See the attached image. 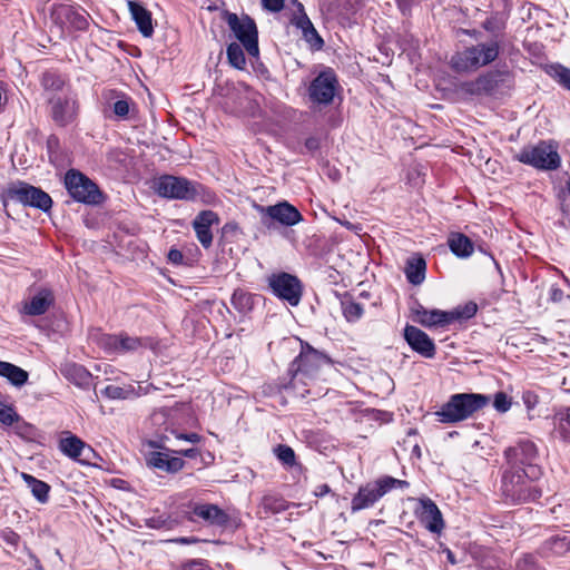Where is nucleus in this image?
Wrapping results in <instances>:
<instances>
[{
    "label": "nucleus",
    "mask_w": 570,
    "mask_h": 570,
    "mask_svg": "<svg viewBox=\"0 0 570 570\" xmlns=\"http://www.w3.org/2000/svg\"><path fill=\"white\" fill-rule=\"evenodd\" d=\"M508 468L501 480V497L512 503L535 501L542 495L535 480L541 475V469L534 463L535 445L530 441H521L504 452Z\"/></svg>",
    "instance_id": "f257e3e1"
},
{
    "label": "nucleus",
    "mask_w": 570,
    "mask_h": 570,
    "mask_svg": "<svg viewBox=\"0 0 570 570\" xmlns=\"http://www.w3.org/2000/svg\"><path fill=\"white\" fill-rule=\"evenodd\" d=\"M490 402V397L478 393H456L450 396L435 412L441 423H458L468 420Z\"/></svg>",
    "instance_id": "f03ea898"
},
{
    "label": "nucleus",
    "mask_w": 570,
    "mask_h": 570,
    "mask_svg": "<svg viewBox=\"0 0 570 570\" xmlns=\"http://www.w3.org/2000/svg\"><path fill=\"white\" fill-rule=\"evenodd\" d=\"M498 56L499 45L497 42L480 43L455 52L451 57L450 65L456 72H469L494 61Z\"/></svg>",
    "instance_id": "7ed1b4c3"
},
{
    "label": "nucleus",
    "mask_w": 570,
    "mask_h": 570,
    "mask_svg": "<svg viewBox=\"0 0 570 570\" xmlns=\"http://www.w3.org/2000/svg\"><path fill=\"white\" fill-rule=\"evenodd\" d=\"M410 483L405 480L395 479L390 475L382 476L373 482L361 487L351 502L352 512H357L373 507L382 497L392 489H406Z\"/></svg>",
    "instance_id": "20e7f679"
},
{
    "label": "nucleus",
    "mask_w": 570,
    "mask_h": 570,
    "mask_svg": "<svg viewBox=\"0 0 570 570\" xmlns=\"http://www.w3.org/2000/svg\"><path fill=\"white\" fill-rule=\"evenodd\" d=\"M330 363L331 358L325 354L308 344L302 345L301 353L291 362L288 367L291 385L295 387L296 381L306 384V379H312L323 365Z\"/></svg>",
    "instance_id": "39448f33"
},
{
    "label": "nucleus",
    "mask_w": 570,
    "mask_h": 570,
    "mask_svg": "<svg viewBox=\"0 0 570 570\" xmlns=\"http://www.w3.org/2000/svg\"><path fill=\"white\" fill-rule=\"evenodd\" d=\"M65 186L69 195L78 203L98 205L104 195L97 184L76 169H69L65 175Z\"/></svg>",
    "instance_id": "423d86ee"
},
{
    "label": "nucleus",
    "mask_w": 570,
    "mask_h": 570,
    "mask_svg": "<svg viewBox=\"0 0 570 570\" xmlns=\"http://www.w3.org/2000/svg\"><path fill=\"white\" fill-rule=\"evenodd\" d=\"M340 88L336 72L326 67L311 81L307 87V97L313 106H330Z\"/></svg>",
    "instance_id": "0eeeda50"
},
{
    "label": "nucleus",
    "mask_w": 570,
    "mask_h": 570,
    "mask_svg": "<svg viewBox=\"0 0 570 570\" xmlns=\"http://www.w3.org/2000/svg\"><path fill=\"white\" fill-rule=\"evenodd\" d=\"M198 184L191 183L187 178L171 175H164L155 180L154 189L164 198L194 200L197 195Z\"/></svg>",
    "instance_id": "6e6552de"
},
{
    "label": "nucleus",
    "mask_w": 570,
    "mask_h": 570,
    "mask_svg": "<svg viewBox=\"0 0 570 570\" xmlns=\"http://www.w3.org/2000/svg\"><path fill=\"white\" fill-rule=\"evenodd\" d=\"M226 22L247 53L257 57L259 49L255 21L248 16L238 17L236 13L228 12Z\"/></svg>",
    "instance_id": "1a4fd4ad"
},
{
    "label": "nucleus",
    "mask_w": 570,
    "mask_h": 570,
    "mask_svg": "<svg viewBox=\"0 0 570 570\" xmlns=\"http://www.w3.org/2000/svg\"><path fill=\"white\" fill-rule=\"evenodd\" d=\"M7 196L11 200L42 212H48L52 206V199L48 193L24 181L11 184L7 189Z\"/></svg>",
    "instance_id": "9d476101"
},
{
    "label": "nucleus",
    "mask_w": 570,
    "mask_h": 570,
    "mask_svg": "<svg viewBox=\"0 0 570 570\" xmlns=\"http://www.w3.org/2000/svg\"><path fill=\"white\" fill-rule=\"evenodd\" d=\"M518 159L538 169L553 170L560 166V156L552 142L541 141L535 146L524 148Z\"/></svg>",
    "instance_id": "9b49d317"
},
{
    "label": "nucleus",
    "mask_w": 570,
    "mask_h": 570,
    "mask_svg": "<svg viewBox=\"0 0 570 570\" xmlns=\"http://www.w3.org/2000/svg\"><path fill=\"white\" fill-rule=\"evenodd\" d=\"M272 293L291 306H297L303 295V284L299 278L289 273L281 272L268 277Z\"/></svg>",
    "instance_id": "f8f14e48"
},
{
    "label": "nucleus",
    "mask_w": 570,
    "mask_h": 570,
    "mask_svg": "<svg viewBox=\"0 0 570 570\" xmlns=\"http://www.w3.org/2000/svg\"><path fill=\"white\" fill-rule=\"evenodd\" d=\"M258 213L262 215V223L271 229L275 223L283 226H294L298 224L303 216L296 207L287 202H281L271 206H257Z\"/></svg>",
    "instance_id": "ddd939ff"
},
{
    "label": "nucleus",
    "mask_w": 570,
    "mask_h": 570,
    "mask_svg": "<svg viewBox=\"0 0 570 570\" xmlns=\"http://www.w3.org/2000/svg\"><path fill=\"white\" fill-rule=\"evenodd\" d=\"M56 22L78 31H85L89 26V14L79 7L61 3L52 12Z\"/></svg>",
    "instance_id": "4468645a"
},
{
    "label": "nucleus",
    "mask_w": 570,
    "mask_h": 570,
    "mask_svg": "<svg viewBox=\"0 0 570 570\" xmlns=\"http://www.w3.org/2000/svg\"><path fill=\"white\" fill-rule=\"evenodd\" d=\"M190 513L189 520L200 519L207 525L227 529L230 524V517L213 503H195L191 507Z\"/></svg>",
    "instance_id": "2eb2a0df"
},
{
    "label": "nucleus",
    "mask_w": 570,
    "mask_h": 570,
    "mask_svg": "<svg viewBox=\"0 0 570 570\" xmlns=\"http://www.w3.org/2000/svg\"><path fill=\"white\" fill-rule=\"evenodd\" d=\"M149 445L164 451L150 452L147 456L148 466L167 473H177L184 468L185 461L179 456H173L174 451L159 445L156 441H150Z\"/></svg>",
    "instance_id": "dca6fc26"
},
{
    "label": "nucleus",
    "mask_w": 570,
    "mask_h": 570,
    "mask_svg": "<svg viewBox=\"0 0 570 570\" xmlns=\"http://www.w3.org/2000/svg\"><path fill=\"white\" fill-rule=\"evenodd\" d=\"M420 522L432 533H441L444 528L442 513L438 505L429 498L421 499L415 510Z\"/></svg>",
    "instance_id": "f3484780"
},
{
    "label": "nucleus",
    "mask_w": 570,
    "mask_h": 570,
    "mask_svg": "<svg viewBox=\"0 0 570 570\" xmlns=\"http://www.w3.org/2000/svg\"><path fill=\"white\" fill-rule=\"evenodd\" d=\"M404 338L414 352L426 358L434 357L435 344L422 330L413 325H406L404 328Z\"/></svg>",
    "instance_id": "a211bd4d"
},
{
    "label": "nucleus",
    "mask_w": 570,
    "mask_h": 570,
    "mask_svg": "<svg viewBox=\"0 0 570 570\" xmlns=\"http://www.w3.org/2000/svg\"><path fill=\"white\" fill-rule=\"evenodd\" d=\"M55 303V295L49 287H39L23 302L21 312L30 316L45 314Z\"/></svg>",
    "instance_id": "6ab92c4d"
},
{
    "label": "nucleus",
    "mask_w": 570,
    "mask_h": 570,
    "mask_svg": "<svg viewBox=\"0 0 570 570\" xmlns=\"http://www.w3.org/2000/svg\"><path fill=\"white\" fill-rule=\"evenodd\" d=\"M219 224V216L213 210H203L193 220V228L198 242L204 248H209L213 244L212 226Z\"/></svg>",
    "instance_id": "aec40b11"
},
{
    "label": "nucleus",
    "mask_w": 570,
    "mask_h": 570,
    "mask_svg": "<svg viewBox=\"0 0 570 570\" xmlns=\"http://www.w3.org/2000/svg\"><path fill=\"white\" fill-rule=\"evenodd\" d=\"M51 117L59 126L71 124L78 114V102L73 98L57 97L50 99Z\"/></svg>",
    "instance_id": "412c9836"
},
{
    "label": "nucleus",
    "mask_w": 570,
    "mask_h": 570,
    "mask_svg": "<svg viewBox=\"0 0 570 570\" xmlns=\"http://www.w3.org/2000/svg\"><path fill=\"white\" fill-rule=\"evenodd\" d=\"M413 321L424 327L445 326L451 324L448 318V312L441 309H426L421 304L416 303L411 308Z\"/></svg>",
    "instance_id": "4be33fe9"
},
{
    "label": "nucleus",
    "mask_w": 570,
    "mask_h": 570,
    "mask_svg": "<svg viewBox=\"0 0 570 570\" xmlns=\"http://www.w3.org/2000/svg\"><path fill=\"white\" fill-rule=\"evenodd\" d=\"M61 375L80 389H88L90 386L92 375L91 373L80 364L75 362H66L60 365Z\"/></svg>",
    "instance_id": "5701e85b"
},
{
    "label": "nucleus",
    "mask_w": 570,
    "mask_h": 570,
    "mask_svg": "<svg viewBox=\"0 0 570 570\" xmlns=\"http://www.w3.org/2000/svg\"><path fill=\"white\" fill-rule=\"evenodd\" d=\"M128 9L139 32L146 38L151 37L154 33L151 12L136 0L128 1Z\"/></svg>",
    "instance_id": "b1692460"
},
{
    "label": "nucleus",
    "mask_w": 570,
    "mask_h": 570,
    "mask_svg": "<svg viewBox=\"0 0 570 570\" xmlns=\"http://www.w3.org/2000/svg\"><path fill=\"white\" fill-rule=\"evenodd\" d=\"M104 97L107 100H115L110 105V108L118 119L124 120L129 117L130 110L135 106V102L130 97L121 91L112 89L105 91Z\"/></svg>",
    "instance_id": "393cba45"
},
{
    "label": "nucleus",
    "mask_w": 570,
    "mask_h": 570,
    "mask_svg": "<svg viewBox=\"0 0 570 570\" xmlns=\"http://www.w3.org/2000/svg\"><path fill=\"white\" fill-rule=\"evenodd\" d=\"M301 14L295 19V24L302 30L303 38L315 49H321L324 45L323 39L314 28L312 21L304 12L302 3L297 4Z\"/></svg>",
    "instance_id": "a878e982"
},
{
    "label": "nucleus",
    "mask_w": 570,
    "mask_h": 570,
    "mask_svg": "<svg viewBox=\"0 0 570 570\" xmlns=\"http://www.w3.org/2000/svg\"><path fill=\"white\" fill-rule=\"evenodd\" d=\"M499 85V71H492L480 76L475 81L466 85V90L472 95H490Z\"/></svg>",
    "instance_id": "bb28decb"
},
{
    "label": "nucleus",
    "mask_w": 570,
    "mask_h": 570,
    "mask_svg": "<svg viewBox=\"0 0 570 570\" xmlns=\"http://www.w3.org/2000/svg\"><path fill=\"white\" fill-rule=\"evenodd\" d=\"M448 245L451 252L460 258L471 256L474 250L471 239L461 233H451L448 238Z\"/></svg>",
    "instance_id": "cd10ccee"
},
{
    "label": "nucleus",
    "mask_w": 570,
    "mask_h": 570,
    "mask_svg": "<svg viewBox=\"0 0 570 570\" xmlns=\"http://www.w3.org/2000/svg\"><path fill=\"white\" fill-rule=\"evenodd\" d=\"M426 263L422 256L415 255L406 261L405 275L412 285H420L425 278Z\"/></svg>",
    "instance_id": "c85d7f7f"
},
{
    "label": "nucleus",
    "mask_w": 570,
    "mask_h": 570,
    "mask_svg": "<svg viewBox=\"0 0 570 570\" xmlns=\"http://www.w3.org/2000/svg\"><path fill=\"white\" fill-rule=\"evenodd\" d=\"M0 376L6 377L14 386H22L27 383L29 374L12 363L0 361Z\"/></svg>",
    "instance_id": "c756f323"
},
{
    "label": "nucleus",
    "mask_w": 570,
    "mask_h": 570,
    "mask_svg": "<svg viewBox=\"0 0 570 570\" xmlns=\"http://www.w3.org/2000/svg\"><path fill=\"white\" fill-rule=\"evenodd\" d=\"M22 478L30 489L32 495L40 502L46 503L49 500L50 485L35 476L22 473Z\"/></svg>",
    "instance_id": "7c9ffc66"
},
{
    "label": "nucleus",
    "mask_w": 570,
    "mask_h": 570,
    "mask_svg": "<svg viewBox=\"0 0 570 570\" xmlns=\"http://www.w3.org/2000/svg\"><path fill=\"white\" fill-rule=\"evenodd\" d=\"M342 313L348 323H355L364 314L363 305L355 302L350 295H345L341 301Z\"/></svg>",
    "instance_id": "2f4dec72"
},
{
    "label": "nucleus",
    "mask_w": 570,
    "mask_h": 570,
    "mask_svg": "<svg viewBox=\"0 0 570 570\" xmlns=\"http://www.w3.org/2000/svg\"><path fill=\"white\" fill-rule=\"evenodd\" d=\"M478 309L479 305L475 302L470 301L448 312V318L451 320V323L454 321H466L473 317Z\"/></svg>",
    "instance_id": "473e14b6"
},
{
    "label": "nucleus",
    "mask_w": 570,
    "mask_h": 570,
    "mask_svg": "<svg viewBox=\"0 0 570 570\" xmlns=\"http://www.w3.org/2000/svg\"><path fill=\"white\" fill-rule=\"evenodd\" d=\"M86 444L79 438L71 435L60 441V450L71 459H78Z\"/></svg>",
    "instance_id": "72a5a7b5"
},
{
    "label": "nucleus",
    "mask_w": 570,
    "mask_h": 570,
    "mask_svg": "<svg viewBox=\"0 0 570 570\" xmlns=\"http://www.w3.org/2000/svg\"><path fill=\"white\" fill-rule=\"evenodd\" d=\"M101 394L109 400H132L134 385H108L101 391Z\"/></svg>",
    "instance_id": "f704fd0d"
},
{
    "label": "nucleus",
    "mask_w": 570,
    "mask_h": 570,
    "mask_svg": "<svg viewBox=\"0 0 570 570\" xmlns=\"http://www.w3.org/2000/svg\"><path fill=\"white\" fill-rule=\"evenodd\" d=\"M547 73L561 85L567 90H570V69L560 65L553 63L547 67Z\"/></svg>",
    "instance_id": "c9c22d12"
},
{
    "label": "nucleus",
    "mask_w": 570,
    "mask_h": 570,
    "mask_svg": "<svg viewBox=\"0 0 570 570\" xmlns=\"http://www.w3.org/2000/svg\"><path fill=\"white\" fill-rule=\"evenodd\" d=\"M552 434L556 439L563 442H570V424L566 421L562 413H559L553 417Z\"/></svg>",
    "instance_id": "e433bc0d"
},
{
    "label": "nucleus",
    "mask_w": 570,
    "mask_h": 570,
    "mask_svg": "<svg viewBox=\"0 0 570 570\" xmlns=\"http://www.w3.org/2000/svg\"><path fill=\"white\" fill-rule=\"evenodd\" d=\"M65 83V78L56 72H45L41 78V85L48 91H61Z\"/></svg>",
    "instance_id": "4c0bfd02"
},
{
    "label": "nucleus",
    "mask_w": 570,
    "mask_h": 570,
    "mask_svg": "<svg viewBox=\"0 0 570 570\" xmlns=\"http://www.w3.org/2000/svg\"><path fill=\"white\" fill-rule=\"evenodd\" d=\"M227 58L229 63L237 68L243 69L246 65V59L242 46L239 43L233 42L227 47Z\"/></svg>",
    "instance_id": "58836bf2"
},
{
    "label": "nucleus",
    "mask_w": 570,
    "mask_h": 570,
    "mask_svg": "<svg viewBox=\"0 0 570 570\" xmlns=\"http://www.w3.org/2000/svg\"><path fill=\"white\" fill-rule=\"evenodd\" d=\"M274 454L285 466L292 468L296 464V455L294 450L286 444H278L274 448Z\"/></svg>",
    "instance_id": "ea45409f"
},
{
    "label": "nucleus",
    "mask_w": 570,
    "mask_h": 570,
    "mask_svg": "<svg viewBox=\"0 0 570 570\" xmlns=\"http://www.w3.org/2000/svg\"><path fill=\"white\" fill-rule=\"evenodd\" d=\"M142 346L139 337L129 336L126 333L119 334L118 353H126L138 350Z\"/></svg>",
    "instance_id": "a19ab883"
},
{
    "label": "nucleus",
    "mask_w": 570,
    "mask_h": 570,
    "mask_svg": "<svg viewBox=\"0 0 570 570\" xmlns=\"http://www.w3.org/2000/svg\"><path fill=\"white\" fill-rule=\"evenodd\" d=\"M144 521H145V525L149 529H157V530L166 529V530H168V529H171V525H173L171 519L166 514L153 515L150 518H146Z\"/></svg>",
    "instance_id": "79ce46f5"
},
{
    "label": "nucleus",
    "mask_w": 570,
    "mask_h": 570,
    "mask_svg": "<svg viewBox=\"0 0 570 570\" xmlns=\"http://www.w3.org/2000/svg\"><path fill=\"white\" fill-rule=\"evenodd\" d=\"M20 543V535L13 530L6 528L0 531V544L16 551Z\"/></svg>",
    "instance_id": "37998d69"
},
{
    "label": "nucleus",
    "mask_w": 570,
    "mask_h": 570,
    "mask_svg": "<svg viewBox=\"0 0 570 570\" xmlns=\"http://www.w3.org/2000/svg\"><path fill=\"white\" fill-rule=\"evenodd\" d=\"M19 419V414L10 405L0 402V423L11 426Z\"/></svg>",
    "instance_id": "c03bdc74"
},
{
    "label": "nucleus",
    "mask_w": 570,
    "mask_h": 570,
    "mask_svg": "<svg viewBox=\"0 0 570 570\" xmlns=\"http://www.w3.org/2000/svg\"><path fill=\"white\" fill-rule=\"evenodd\" d=\"M119 334H102L99 337V345L107 353H118Z\"/></svg>",
    "instance_id": "a18cd8bd"
},
{
    "label": "nucleus",
    "mask_w": 570,
    "mask_h": 570,
    "mask_svg": "<svg viewBox=\"0 0 570 570\" xmlns=\"http://www.w3.org/2000/svg\"><path fill=\"white\" fill-rule=\"evenodd\" d=\"M523 403L527 407L529 419H533L532 412L537 409L540 403L539 395L533 391H524L522 394Z\"/></svg>",
    "instance_id": "49530a36"
},
{
    "label": "nucleus",
    "mask_w": 570,
    "mask_h": 570,
    "mask_svg": "<svg viewBox=\"0 0 570 570\" xmlns=\"http://www.w3.org/2000/svg\"><path fill=\"white\" fill-rule=\"evenodd\" d=\"M14 433L23 439H31L33 436L35 429L31 424L24 422L20 417L11 425Z\"/></svg>",
    "instance_id": "de8ad7c7"
},
{
    "label": "nucleus",
    "mask_w": 570,
    "mask_h": 570,
    "mask_svg": "<svg viewBox=\"0 0 570 570\" xmlns=\"http://www.w3.org/2000/svg\"><path fill=\"white\" fill-rule=\"evenodd\" d=\"M285 0H262V6L266 11L279 12L283 10Z\"/></svg>",
    "instance_id": "09e8293b"
},
{
    "label": "nucleus",
    "mask_w": 570,
    "mask_h": 570,
    "mask_svg": "<svg viewBox=\"0 0 570 570\" xmlns=\"http://www.w3.org/2000/svg\"><path fill=\"white\" fill-rule=\"evenodd\" d=\"M206 562L200 559L189 560L179 567V570H207Z\"/></svg>",
    "instance_id": "8fccbe9b"
},
{
    "label": "nucleus",
    "mask_w": 570,
    "mask_h": 570,
    "mask_svg": "<svg viewBox=\"0 0 570 570\" xmlns=\"http://www.w3.org/2000/svg\"><path fill=\"white\" fill-rule=\"evenodd\" d=\"M551 550L556 553H562L570 549L569 543L564 538H557L551 542Z\"/></svg>",
    "instance_id": "3c124183"
},
{
    "label": "nucleus",
    "mask_w": 570,
    "mask_h": 570,
    "mask_svg": "<svg viewBox=\"0 0 570 570\" xmlns=\"http://www.w3.org/2000/svg\"><path fill=\"white\" fill-rule=\"evenodd\" d=\"M222 233L224 237H228L229 235L235 237L239 234V226L235 222H228L223 226Z\"/></svg>",
    "instance_id": "603ef678"
},
{
    "label": "nucleus",
    "mask_w": 570,
    "mask_h": 570,
    "mask_svg": "<svg viewBox=\"0 0 570 570\" xmlns=\"http://www.w3.org/2000/svg\"><path fill=\"white\" fill-rule=\"evenodd\" d=\"M563 297V291L558 285H551L549 288V299L553 303H560Z\"/></svg>",
    "instance_id": "864d4df0"
},
{
    "label": "nucleus",
    "mask_w": 570,
    "mask_h": 570,
    "mask_svg": "<svg viewBox=\"0 0 570 570\" xmlns=\"http://www.w3.org/2000/svg\"><path fill=\"white\" fill-rule=\"evenodd\" d=\"M167 258H168L169 263H171L174 265H183L184 264V255L180 250H178L176 248H171L168 252Z\"/></svg>",
    "instance_id": "5fc2aeb1"
},
{
    "label": "nucleus",
    "mask_w": 570,
    "mask_h": 570,
    "mask_svg": "<svg viewBox=\"0 0 570 570\" xmlns=\"http://www.w3.org/2000/svg\"><path fill=\"white\" fill-rule=\"evenodd\" d=\"M519 570H537L535 562L532 556L524 557L519 563H518Z\"/></svg>",
    "instance_id": "6e6d98bb"
},
{
    "label": "nucleus",
    "mask_w": 570,
    "mask_h": 570,
    "mask_svg": "<svg viewBox=\"0 0 570 570\" xmlns=\"http://www.w3.org/2000/svg\"><path fill=\"white\" fill-rule=\"evenodd\" d=\"M178 440H185L190 443H199L202 441V436L197 433H178L176 434Z\"/></svg>",
    "instance_id": "4d7b16f0"
},
{
    "label": "nucleus",
    "mask_w": 570,
    "mask_h": 570,
    "mask_svg": "<svg viewBox=\"0 0 570 570\" xmlns=\"http://www.w3.org/2000/svg\"><path fill=\"white\" fill-rule=\"evenodd\" d=\"M304 147L307 151H315L320 148V139L317 137H308L305 140Z\"/></svg>",
    "instance_id": "13d9d810"
},
{
    "label": "nucleus",
    "mask_w": 570,
    "mask_h": 570,
    "mask_svg": "<svg viewBox=\"0 0 570 570\" xmlns=\"http://www.w3.org/2000/svg\"><path fill=\"white\" fill-rule=\"evenodd\" d=\"M512 406V399L501 392V413L507 412Z\"/></svg>",
    "instance_id": "bf43d9fd"
},
{
    "label": "nucleus",
    "mask_w": 570,
    "mask_h": 570,
    "mask_svg": "<svg viewBox=\"0 0 570 570\" xmlns=\"http://www.w3.org/2000/svg\"><path fill=\"white\" fill-rule=\"evenodd\" d=\"M178 453L183 456L194 459L199 454V450L196 448H190V449L181 450Z\"/></svg>",
    "instance_id": "052dcab7"
},
{
    "label": "nucleus",
    "mask_w": 570,
    "mask_h": 570,
    "mask_svg": "<svg viewBox=\"0 0 570 570\" xmlns=\"http://www.w3.org/2000/svg\"><path fill=\"white\" fill-rule=\"evenodd\" d=\"M29 557L32 561V568L29 570H43L40 560L32 552H29Z\"/></svg>",
    "instance_id": "680f3d73"
},
{
    "label": "nucleus",
    "mask_w": 570,
    "mask_h": 570,
    "mask_svg": "<svg viewBox=\"0 0 570 570\" xmlns=\"http://www.w3.org/2000/svg\"><path fill=\"white\" fill-rule=\"evenodd\" d=\"M174 541L177 543H180V544H191V543H197L199 540L195 537H190V538L181 537V538L175 539Z\"/></svg>",
    "instance_id": "e2e57ef3"
},
{
    "label": "nucleus",
    "mask_w": 570,
    "mask_h": 570,
    "mask_svg": "<svg viewBox=\"0 0 570 570\" xmlns=\"http://www.w3.org/2000/svg\"><path fill=\"white\" fill-rule=\"evenodd\" d=\"M330 492V487L327 484H320L317 488H316V491H315V494L317 497H323L325 495L326 493Z\"/></svg>",
    "instance_id": "0e129e2a"
},
{
    "label": "nucleus",
    "mask_w": 570,
    "mask_h": 570,
    "mask_svg": "<svg viewBox=\"0 0 570 570\" xmlns=\"http://www.w3.org/2000/svg\"><path fill=\"white\" fill-rule=\"evenodd\" d=\"M443 551L445 552L446 554V559L448 561L451 563V564H456V559H455V556L454 553L449 549V548H444Z\"/></svg>",
    "instance_id": "69168bd1"
},
{
    "label": "nucleus",
    "mask_w": 570,
    "mask_h": 570,
    "mask_svg": "<svg viewBox=\"0 0 570 570\" xmlns=\"http://www.w3.org/2000/svg\"><path fill=\"white\" fill-rule=\"evenodd\" d=\"M141 395H146L144 392V386L138 383L136 386L134 385V399L139 397Z\"/></svg>",
    "instance_id": "338daca9"
},
{
    "label": "nucleus",
    "mask_w": 570,
    "mask_h": 570,
    "mask_svg": "<svg viewBox=\"0 0 570 570\" xmlns=\"http://www.w3.org/2000/svg\"><path fill=\"white\" fill-rule=\"evenodd\" d=\"M47 142H48V147L55 146V145H57V144H58V138H57V137H55V136H50V137L48 138V141H47Z\"/></svg>",
    "instance_id": "774afa93"
}]
</instances>
